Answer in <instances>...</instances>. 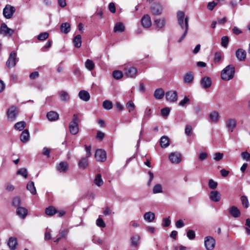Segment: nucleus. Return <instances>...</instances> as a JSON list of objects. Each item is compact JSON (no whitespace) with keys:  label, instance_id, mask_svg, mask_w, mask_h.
<instances>
[{"label":"nucleus","instance_id":"aec40b11","mask_svg":"<svg viewBox=\"0 0 250 250\" xmlns=\"http://www.w3.org/2000/svg\"><path fill=\"white\" fill-rule=\"evenodd\" d=\"M46 117L48 120L50 121H54L57 120L59 119V115L56 111H51L47 113Z\"/></svg>","mask_w":250,"mask_h":250},{"label":"nucleus","instance_id":"79ce46f5","mask_svg":"<svg viewBox=\"0 0 250 250\" xmlns=\"http://www.w3.org/2000/svg\"><path fill=\"white\" fill-rule=\"evenodd\" d=\"M140 239V237L138 235H135L131 237V242L132 245L137 246L138 244V242Z\"/></svg>","mask_w":250,"mask_h":250},{"label":"nucleus","instance_id":"e433bc0d","mask_svg":"<svg viewBox=\"0 0 250 250\" xmlns=\"http://www.w3.org/2000/svg\"><path fill=\"white\" fill-rule=\"evenodd\" d=\"M57 213V210L55 208L50 206L45 209V213L49 216H52Z\"/></svg>","mask_w":250,"mask_h":250},{"label":"nucleus","instance_id":"9d476101","mask_svg":"<svg viewBox=\"0 0 250 250\" xmlns=\"http://www.w3.org/2000/svg\"><path fill=\"white\" fill-rule=\"evenodd\" d=\"M18 112L16 106L12 105L10 107L7 112V116L9 120L14 121L17 115Z\"/></svg>","mask_w":250,"mask_h":250},{"label":"nucleus","instance_id":"13d9d810","mask_svg":"<svg viewBox=\"0 0 250 250\" xmlns=\"http://www.w3.org/2000/svg\"><path fill=\"white\" fill-rule=\"evenodd\" d=\"M21 203V200L20 197H16L13 198L12 204L14 206L18 207L20 205Z\"/></svg>","mask_w":250,"mask_h":250},{"label":"nucleus","instance_id":"c9c22d12","mask_svg":"<svg viewBox=\"0 0 250 250\" xmlns=\"http://www.w3.org/2000/svg\"><path fill=\"white\" fill-rule=\"evenodd\" d=\"M155 24L159 28H162L165 26L166 21L164 19H159L155 20Z\"/></svg>","mask_w":250,"mask_h":250},{"label":"nucleus","instance_id":"c756f323","mask_svg":"<svg viewBox=\"0 0 250 250\" xmlns=\"http://www.w3.org/2000/svg\"><path fill=\"white\" fill-rule=\"evenodd\" d=\"M26 188L28 190L30 191V192L33 195H35L36 194V189L34 185V183L32 181H29L27 185H26Z\"/></svg>","mask_w":250,"mask_h":250},{"label":"nucleus","instance_id":"4468645a","mask_svg":"<svg viewBox=\"0 0 250 250\" xmlns=\"http://www.w3.org/2000/svg\"><path fill=\"white\" fill-rule=\"evenodd\" d=\"M78 96L81 100L84 102H88L90 98V95L89 92L84 90L80 91Z\"/></svg>","mask_w":250,"mask_h":250},{"label":"nucleus","instance_id":"69168bd1","mask_svg":"<svg viewBox=\"0 0 250 250\" xmlns=\"http://www.w3.org/2000/svg\"><path fill=\"white\" fill-rule=\"evenodd\" d=\"M241 156L244 159L247 161L250 160V154L247 151L242 152L241 153Z\"/></svg>","mask_w":250,"mask_h":250},{"label":"nucleus","instance_id":"37998d69","mask_svg":"<svg viewBox=\"0 0 250 250\" xmlns=\"http://www.w3.org/2000/svg\"><path fill=\"white\" fill-rule=\"evenodd\" d=\"M112 76L115 79L119 80L123 77V74L122 71L115 70L113 72Z\"/></svg>","mask_w":250,"mask_h":250},{"label":"nucleus","instance_id":"ddd939ff","mask_svg":"<svg viewBox=\"0 0 250 250\" xmlns=\"http://www.w3.org/2000/svg\"><path fill=\"white\" fill-rule=\"evenodd\" d=\"M211 80L208 77H204L200 81V84L204 89H207L210 87L211 85Z\"/></svg>","mask_w":250,"mask_h":250},{"label":"nucleus","instance_id":"bb28decb","mask_svg":"<svg viewBox=\"0 0 250 250\" xmlns=\"http://www.w3.org/2000/svg\"><path fill=\"white\" fill-rule=\"evenodd\" d=\"M125 29L124 24L121 22H117L114 27V32H123Z\"/></svg>","mask_w":250,"mask_h":250},{"label":"nucleus","instance_id":"72a5a7b5","mask_svg":"<svg viewBox=\"0 0 250 250\" xmlns=\"http://www.w3.org/2000/svg\"><path fill=\"white\" fill-rule=\"evenodd\" d=\"M74 45L77 48H80L82 45V37L80 35H77L73 39Z\"/></svg>","mask_w":250,"mask_h":250},{"label":"nucleus","instance_id":"4be33fe9","mask_svg":"<svg viewBox=\"0 0 250 250\" xmlns=\"http://www.w3.org/2000/svg\"><path fill=\"white\" fill-rule=\"evenodd\" d=\"M194 79L193 74L192 72L187 73L184 77V82L185 83L189 84L192 83Z\"/></svg>","mask_w":250,"mask_h":250},{"label":"nucleus","instance_id":"680f3d73","mask_svg":"<svg viewBox=\"0 0 250 250\" xmlns=\"http://www.w3.org/2000/svg\"><path fill=\"white\" fill-rule=\"evenodd\" d=\"M151 114V109L147 107L144 112V118L145 119H148L150 117Z\"/></svg>","mask_w":250,"mask_h":250},{"label":"nucleus","instance_id":"de8ad7c7","mask_svg":"<svg viewBox=\"0 0 250 250\" xmlns=\"http://www.w3.org/2000/svg\"><path fill=\"white\" fill-rule=\"evenodd\" d=\"M190 99L187 96H185L184 99L180 101L179 103V105L180 106H185L186 104H188L189 103Z\"/></svg>","mask_w":250,"mask_h":250},{"label":"nucleus","instance_id":"5701e85b","mask_svg":"<svg viewBox=\"0 0 250 250\" xmlns=\"http://www.w3.org/2000/svg\"><path fill=\"white\" fill-rule=\"evenodd\" d=\"M7 244L11 250H15L18 245L17 239L14 237H10L8 240Z\"/></svg>","mask_w":250,"mask_h":250},{"label":"nucleus","instance_id":"a878e982","mask_svg":"<svg viewBox=\"0 0 250 250\" xmlns=\"http://www.w3.org/2000/svg\"><path fill=\"white\" fill-rule=\"evenodd\" d=\"M144 219L147 222H151L155 219V214L151 211L147 212L144 215Z\"/></svg>","mask_w":250,"mask_h":250},{"label":"nucleus","instance_id":"603ef678","mask_svg":"<svg viewBox=\"0 0 250 250\" xmlns=\"http://www.w3.org/2000/svg\"><path fill=\"white\" fill-rule=\"evenodd\" d=\"M80 122V121L78 118L77 115L74 114L70 125H78Z\"/></svg>","mask_w":250,"mask_h":250},{"label":"nucleus","instance_id":"f257e3e1","mask_svg":"<svg viewBox=\"0 0 250 250\" xmlns=\"http://www.w3.org/2000/svg\"><path fill=\"white\" fill-rule=\"evenodd\" d=\"M178 22L182 29L184 30V33L178 41L181 42L186 37L188 29V18L186 17L185 18V13L183 11H178L177 14Z\"/></svg>","mask_w":250,"mask_h":250},{"label":"nucleus","instance_id":"dca6fc26","mask_svg":"<svg viewBox=\"0 0 250 250\" xmlns=\"http://www.w3.org/2000/svg\"><path fill=\"white\" fill-rule=\"evenodd\" d=\"M229 214L234 218H238L241 215L240 210L235 206H233L229 208Z\"/></svg>","mask_w":250,"mask_h":250},{"label":"nucleus","instance_id":"1a4fd4ad","mask_svg":"<svg viewBox=\"0 0 250 250\" xmlns=\"http://www.w3.org/2000/svg\"><path fill=\"white\" fill-rule=\"evenodd\" d=\"M18 60L16 58V53L12 51L9 56L8 60L6 62V65L8 67H13L15 66L16 62Z\"/></svg>","mask_w":250,"mask_h":250},{"label":"nucleus","instance_id":"423d86ee","mask_svg":"<svg viewBox=\"0 0 250 250\" xmlns=\"http://www.w3.org/2000/svg\"><path fill=\"white\" fill-rule=\"evenodd\" d=\"M14 33V30L7 27V25L3 23L0 27V34L3 36L10 37Z\"/></svg>","mask_w":250,"mask_h":250},{"label":"nucleus","instance_id":"9b49d317","mask_svg":"<svg viewBox=\"0 0 250 250\" xmlns=\"http://www.w3.org/2000/svg\"><path fill=\"white\" fill-rule=\"evenodd\" d=\"M95 157L97 161L103 162L106 159V153L102 149H98L96 151Z\"/></svg>","mask_w":250,"mask_h":250},{"label":"nucleus","instance_id":"5fc2aeb1","mask_svg":"<svg viewBox=\"0 0 250 250\" xmlns=\"http://www.w3.org/2000/svg\"><path fill=\"white\" fill-rule=\"evenodd\" d=\"M170 112V109L168 107H165L161 109V114L163 117L167 116Z\"/></svg>","mask_w":250,"mask_h":250},{"label":"nucleus","instance_id":"0e129e2a","mask_svg":"<svg viewBox=\"0 0 250 250\" xmlns=\"http://www.w3.org/2000/svg\"><path fill=\"white\" fill-rule=\"evenodd\" d=\"M163 221L164 222V224H163V227H167L170 225L171 221L169 219V217L164 218Z\"/></svg>","mask_w":250,"mask_h":250},{"label":"nucleus","instance_id":"4c0bfd02","mask_svg":"<svg viewBox=\"0 0 250 250\" xmlns=\"http://www.w3.org/2000/svg\"><path fill=\"white\" fill-rule=\"evenodd\" d=\"M16 174L21 175L24 178H27L28 176L27 169L25 168H20L17 171Z\"/></svg>","mask_w":250,"mask_h":250},{"label":"nucleus","instance_id":"473e14b6","mask_svg":"<svg viewBox=\"0 0 250 250\" xmlns=\"http://www.w3.org/2000/svg\"><path fill=\"white\" fill-rule=\"evenodd\" d=\"M163 192V186L160 184H155L152 188V192L154 194L162 193Z\"/></svg>","mask_w":250,"mask_h":250},{"label":"nucleus","instance_id":"338daca9","mask_svg":"<svg viewBox=\"0 0 250 250\" xmlns=\"http://www.w3.org/2000/svg\"><path fill=\"white\" fill-rule=\"evenodd\" d=\"M208 154L206 152H201L199 155V159L201 161H204L208 157Z\"/></svg>","mask_w":250,"mask_h":250},{"label":"nucleus","instance_id":"2eb2a0df","mask_svg":"<svg viewBox=\"0 0 250 250\" xmlns=\"http://www.w3.org/2000/svg\"><path fill=\"white\" fill-rule=\"evenodd\" d=\"M209 118L213 123H217L220 118V114L216 110H213L208 115Z\"/></svg>","mask_w":250,"mask_h":250},{"label":"nucleus","instance_id":"39448f33","mask_svg":"<svg viewBox=\"0 0 250 250\" xmlns=\"http://www.w3.org/2000/svg\"><path fill=\"white\" fill-rule=\"evenodd\" d=\"M167 100L170 103H175L178 100V93L177 91L171 90L167 91L166 93Z\"/></svg>","mask_w":250,"mask_h":250},{"label":"nucleus","instance_id":"58836bf2","mask_svg":"<svg viewBox=\"0 0 250 250\" xmlns=\"http://www.w3.org/2000/svg\"><path fill=\"white\" fill-rule=\"evenodd\" d=\"M94 183L98 187H100L103 185L104 182L102 178V176L100 174H98L96 175L94 180Z\"/></svg>","mask_w":250,"mask_h":250},{"label":"nucleus","instance_id":"412c9836","mask_svg":"<svg viewBox=\"0 0 250 250\" xmlns=\"http://www.w3.org/2000/svg\"><path fill=\"white\" fill-rule=\"evenodd\" d=\"M59 95L62 102H67L70 99V95L65 91L62 90L59 91Z\"/></svg>","mask_w":250,"mask_h":250},{"label":"nucleus","instance_id":"a19ab883","mask_svg":"<svg viewBox=\"0 0 250 250\" xmlns=\"http://www.w3.org/2000/svg\"><path fill=\"white\" fill-rule=\"evenodd\" d=\"M103 106L106 110H110L113 107L112 103L108 100H105L103 102Z\"/></svg>","mask_w":250,"mask_h":250},{"label":"nucleus","instance_id":"cd10ccee","mask_svg":"<svg viewBox=\"0 0 250 250\" xmlns=\"http://www.w3.org/2000/svg\"><path fill=\"white\" fill-rule=\"evenodd\" d=\"M29 133L28 129H24L21 135V140L23 143L27 142L29 139Z\"/></svg>","mask_w":250,"mask_h":250},{"label":"nucleus","instance_id":"e2e57ef3","mask_svg":"<svg viewBox=\"0 0 250 250\" xmlns=\"http://www.w3.org/2000/svg\"><path fill=\"white\" fill-rule=\"evenodd\" d=\"M68 231L67 229H63L59 231L60 237H61V239L63 238H65L68 234Z\"/></svg>","mask_w":250,"mask_h":250},{"label":"nucleus","instance_id":"864d4df0","mask_svg":"<svg viewBox=\"0 0 250 250\" xmlns=\"http://www.w3.org/2000/svg\"><path fill=\"white\" fill-rule=\"evenodd\" d=\"M223 157V154L220 152H216L213 155V159L216 161H219Z\"/></svg>","mask_w":250,"mask_h":250},{"label":"nucleus","instance_id":"f704fd0d","mask_svg":"<svg viewBox=\"0 0 250 250\" xmlns=\"http://www.w3.org/2000/svg\"><path fill=\"white\" fill-rule=\"evenodd\" d=\"M85 66L88 70L92 71L95 68V63L92 60L87 59L85 62Z\"/></svg>","mask_w":250,"mask_h":250},{"label":"nucleus","instance_id":"a211bd4d","mask_svg":"<svg viewBox=\"0 0 250 250\" xmlns=\"http://www.w3.org/2000/svg\"><path fill=\"white\" fill-rule=\"evenodd\" d=\"M142 24L144 27L148 28L151 25L150 17L148 15H146L142 18Z\"/></svg>","mask_w":250,"mask_h":250},{"label":"nucleus","instance_id":"20e7f679","mask_svg":"<svg viewBox=\"0 0 250 250\" xmlns=\"http://www.w3.org/2000/svg\"><path fill=\"white\" fill-rule=\"evenodd\" d=\"M124 72L127 77L134 78L137 75V69L135 67H126L124 68Z\"/></svg>","mask_w":250,"mask_h":250},{"label":"nucleus","instance_id":"052dcab7","mask_svg":"<svg viewBox=\"0 0 250 250\" xmlns=\"http://www.w3.org/2000/svg\"><path fill=\"white\" fill-rule=\"evenodd\" d=\"M222 56L220 52H216L214 54V61L215 63H218L221 60Z\"/></svg>","mask_w":250,"mask_h":250},{"label":"nucleus","instance_id":"ea45409f","mask_svg":"<svg viewBox=\"0 0 250 250\" xmlns=\"http://www.w3.org/2000/svg\"><path fill=\"white\" fill-rule=\"evenodd\" d=\"M88 162L87 158H83L79 162V166L81 168H85L88 166Z\"/></svg>","mask_w":250,"mask_h":250},{"label":"nucleus","instance_id":"f03ea898","mask_svg":"<svg viewBox=\"0 0 250 250\" xmlns=\"http://www.w3.org/2000/svg\"><path fill=\"white\" fill-rule=\"evenodd\" d=\"M235 73V68L232 65H229L221 72V78L224 81H229L233 79Z\"/></svg>","mask_w":250,"mask_h":250},{"label":"nucleus","instance_id":"0eeeda50","mask_svg":"<svg viewBox=\"0 0 250 250\" xmlns=\"http://www.w3.org/2000/svg\"><path fill=\"white\" fill-rule=\"evenodd\" d=\"M205 246L207 250H212L214 249L215 244L214 239L211 236H207L205 238Z\"/></svg>","mask_w":250,"mask_h":250},{"label":"nucleus","instance_id":"bf43d9fd","mask_svg":"<svg viewBox=\"0 0 250 250\" xmlns=\"http://www.w3.org/2000/svg\"><path fill=\"white\" fill-rule=\"evenodd\" d=\"M187 235V237L190 240L194 239L195 237V231L193 230H189L188 231Z\"/></svg>","mask_w":250,"mask_h":250},{"label":"nucleus","instance_id":"6ab92c4d","mask_svg":"<svg viewBox=\"0 0 250 250\" xmlns=\"http://www.w3.org/2000/svg\"><path fill=\"white\" fill-rule=\"evenodd\" d=\"M209 198L214 202H219L221 199V194L217 190H212L210 192Z\"/></svg>","mask_w":250,"mask_h":250},{"label":"nucleus","instance_id":"7c9ffc66","mask_svg":"<svg viewBox=\"0 0 250 250\" xmlns=\"http://www.w3.org/2000/svg\"><path fill=\"white\" fill-rule=\"evenodd\" d=\"M165 95L164 91L162 88L157 89L154 93V96L156 99H162Z\"/></svg>","mask_w":250,"mask_h":250},{"label":"nucleus","instance_id":"a18cd8bd","mask_svg":"<svg viewBox=\"0 0 250 250\" xmlns=\"http://www.w3.org/2000/svg\"><path fill=\"white\" fill-rule=\"evenodd\" d=\"M241 201L242 205L245 208H248L249 206V203L247 197L245 196H242L241 197Z\"/></svg>","mask_w":250,"mask_h":250},{"label":"nucleus","instance_id":"6e6d98bb","mask_svg":"<svg viewBox=\"0 0 250 250\" xmlns=\"http://www.w3.org/2000/svg\"><path fill=\"white\" fill-rule=\"evenodd\" d=\"M208 186L210 188L214 189L217 188V183L212 179H210L208 181Z\"/></svg>","mask_w":250,"mask_h":250},{"label":"nucleus","instance_id":"7ed1b4c3","mask_svg":"<svg viewBox=\"0 0 250 250\" xmlns=\"http://www.w3.org/2000/svg\"><path fill=\"white\" fill-rule=\"evenodd\" d=\"M16 9L14 6L7 4L3 10V16L7 19H11Z\"/></svg>","mask_w":250,"mask_h":250},{"label":"nucleus","instance_id":"6e6552de","mask_svg":"<svg viewBox=\"0 0 250 250\" xmlns=\"http://www.w3.org/2000/svg\"><path fill=\"white\" fill-rule=\"evenodd\" d=\"M169 159L172 164H178L181 161V154L178 152H172L169 155Z\"/></svg>","mask_w":250,"mask_h":250},{"label":"nucleus","instance_id":"3c124183","mask_svg":"<svg viewBox=\"0 0 250 250\" xmlns=\"http://www.w3.org/2000/svg\"><path fill=\"white\" fill-rule=\"evenodd\" d=\"M49 34L47 32H43L40 34L38 36V39L41 41H44L48 38Z\"/></svg>","mask_w":250,"mask_h":250},{"label":"nucleus","instance_id":"774afa93","mask_svg":"<svg viewBox=\"0 0 250 250\" xmlns=\"http://www.w3.org/2000/svg\"><path fill=\"white\" fill-rule=\"evenodd\" d=\"M5 188L6 190L8 191H13L15 189L14 186L10 183H7L6 185Z\"/></svg>","mask_w":250,"mask_h":250},{"label":"nucleus","instance_id":"c03bdc74","mask_svg":"<svg viewBox=\"0 0 250 250\" xmlns=\"http://www.w3.org/2000/svg\"><path fill=\"white\" fill-rule=\"evenodd\" d=\"M229 42V38L228 36H223L221 39V45L223 47L227 48Z\"/></svg>","mask_w":250,"mask_h":250},{"label":"nucleus","instance_id":"09e8293b","mask_svg":"<svg viewBox=\"0 0 250 250\" xmlns=\"http://www.w3.org/2000/svg\"><path fill=\"white\" fill-rule=\"evenodd\" d=\"M96 224V225L99 227L102 228L105 227V222L104 221L103 219L100 217L97 219Z\"/></svg>","mask_w":250,"mask_h":250},{"label":"nucleus","instance_id":"c85d7f7f","mask_svg":"<svg viewBox=\"0 0 250 250\" xmlns=\"http://www.w3.org/2000/svg\"><path fill=\"white\" fill-rule=\"evenodd\" d=\"M62 32L64 34H67L70 31V25L68 22L62 23L60 27Z\"/></svg>","mask_w":250,"mask_h":250},{"label":"nucleus","instance_id":"8fccbe9b","mask_svg":"<svg viewBox=\"0 0 250 250\" xmlns=\"http://www.w3.org/2000/svg\"><path fill=\"white\" fill-rule=\"evenodd\" d=\"M126 107L128 108L129 112L133 111L135 109V104L132 101H129L126 104Z\"/></svg>","mask_w":250,"mask_h":250},{"label":"nucleus","instance_id":"49530a36","mask_svg":"<svg viewBox=\"0 0 250 250\" xmlns=\"http://www.w3.org/2000/svg\"><path fill=\"white\" fill-rule=\"evenodd\" d=\"M70 132L73 135L76 134L79 130V126H68Z\"/></svg>","mask_w":250,"mask_h":250},{"label":"nucleus","instance_id":"2f4dec72","mask_svg":"<svg viewBox=\"0 0 250 250\" xmlns=\"http://www.w3.org/2000/svg\"><path fill=\"white\" fill-rule=\"evenodd\" d=\"M160 145L162 147L166 148L169 145V140L167 137L164 136L160 139Z\"/></svg>","mask_w":250,"mask_h":250},{"label":"nucleus","instance_id":"b1692460","mask_svg":"<svg viewBox=\"0 0 250 250\" xmlns=\"http://www.w3.org/2000/svg\"><path fill=\"white\" fill-rule=\"evenodd\" d=\"M68 167V164L67 162H62L57 166V169L60 172H65Z\"/></svg>","mask_w":250,"mask_h":250},{"label":"nucleus","instance_id":"4d7b16f0","mask_svg":"<svg viewBox=\"0 0 250 250\" xmlns=\"http://www.w3.org/2000/svg\"><path fill=\"white\" fill-rule=\"evenodd\" d=\"M218 4V2L215 1H212L209 2L207 5V8L209 10H212Z\"/></svg>","mask_w":250,"mask_h":250},{"label":"nucleus","instance_id":"f3484780","mask_svg":"<svg viewBox=\"0 0 250 250\" xmlns=\"http://www.w3.org/2000/svg\"><path fill=\"white\" fill-rule=\"evenodd\" d=\"M237 60L239 61L245 60L246 58V52L243 49H238L235 53Z\"/></svg>","mask_w":250,"mask_h":250},{"label":"nucleus","instance_id":"393cba45","mask_svg":"<svg viewBox=\"0 0 250 250\" xmlns=\"http://www.w3.org/2000/svg\"><path fill=\"white\" fill-rule=\"evenodd\" d=\"M17 214L21 218H24L27 214V210L23 207H18L17 209Z\"/></svg>","mask_w":250,"mask_h":250},{"label":"nucleus","instance_id":"f8f14e48","mask_svg":"<svg viewBox=\"0 0 250 250\" xmlns=\"http://www.w3.org/2000/svg\"><path fill=\"white\" fill-rule=\"evenodd\" d=\"M152 13L154 15H160L163 11V7L158 3H154L151 8Z\"/></svg>","mask_w":250,"mask_h":250}]
</instances>
